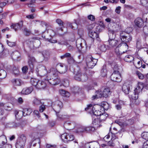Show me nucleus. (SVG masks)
<instances>
[{"label": "nucleus", "instance_id": "nucleus-16", "mask_svg": "<svg viewBox=\"0 0 148 148\" xmlns=\"http://www.w3.org/2000/svg\"><path fill=\"white\" fill-rule=\"evenodd\" d=\"M135 25L138 27H142L143 25L144 21L140 18H138L135 20Z\"/></svg>", "mask_w": 148, "mask_h": 148}, {"label": "nucleus", "instance_id": "nucleus-32", "mask_svg": "<svg viewBox=\"0 0 148 148\" xmlns=\"http://www.w3.org/2000/svg\"><path fill=\"white\" fill-rule=\"evenodd\" d=\"M80 41L83 42L84 43V44H85V40L83 39H81L77 40L76 41V46L77 47H84L83 44V42H80Z\"/></svg>", "mask_w": 148, "mask_h": 148}, {"label": "nucleus", "instance_id": "nucleus-24", "mask_svg": "<svg viewBox=\"0 0 148 148\" xmlns=\"http://www.w3.org/2000/svg\"><path fill=\"white\" fill-rule=\"evenodd\" d=\"M109 44V46H108L109 48L114 47L116 46L118 43V41L114 39H110L108 40Z\"/></svg>", "mask_w": 148, "mask_h": 148}, {"label": "nucleus", "instance_id": "nucleus-54", "mask_svg": "<svg viewBox=\"0 0 148 148\" xmlns=\"http://www.w3.org/2000/svg\"><path fill=\"white\" fill-rule=\"evenodd\" d=\"M143 20L144 21V23L145 22L148 23V16L147 14H143Z\"/></svg>", "mask_w": 148, "mask_h": 148}, {"label": "nucleus", "instance_id": "nucleus-6", "mask_svg": "<svg viewBox=\"0 0 148 148\" xmlns=\"http://www.w3.org/2000/svg\"><path fill=\"white\" fill-rule=\"evenodd\" d=\"M92 108L93 110H92V112L93 113V115H92L93 118L94 119L95 117V116H99L101 114H102V112L99 110H95V108L92 107V104H90L88 106V107L85 108L86 110H91Z\"/></svg>", "mask_w": 148, "mask_h": 148}, {"label": "nucleus", "instance_id": "nucleus-43", "mask_svg": "<svg viewBox=\"0 0 148 148\" xmlns=\"http://www.w3.org/2000/svg\"><path fill=\"white\" fill-rule=\"evenodd\" d=\"M81 72L79 71H78L75 74V78L77 80L81 81Z\"/></svg>", "mask_w": 148, "mask_h": 148}, {"label": "nucleus", "instance_id": "nucleus-59", "mask_svg": "<svg viewBox=\"0 0 148 148\" xmlns=\"http://www.w3.org/2000/svg\"><path fill=\"white\" fill-rule=\"evenodd\" d=\"M55 106H60V107H62V103L61 102L58 100L55 102Z\"/></svg>", "mask_w": 148, "mask_h": 148}, {"label": "nucleus", "instance_id": "nucleus-35", "mask_svg": "<svg viewBox=\"0 0 148 148\" xmlns=\"http://www.w3.org/2000/svg\"><path fill=\"white\" fill-rule=\"evenodd\" d=\"M22 31L23 34L26 36H29L31 34L30 31L26 27H24L22 29Z\"/></svg>", "mask_w": 148, "mask_h": 148}, {"label": "nucleus", "instance_id": "nucleus-1", "mask_svg": "<svg viewBox=\"0 0 148 148\" xmlns=\"http://www.w3.org/2000/svg\"><path fill=\"white\" fill-rule=\"evenodd\" d=\"M50 75L51 77L47 76V79L45 80V81L39 80L36 88L39 89H44L46 86V84L48 82L53 85L58 84L60 82V80L57 73L56 72L53 73L50 72Z\"/></svg>", "mask_w": 148, "mask_h": 148}, {"label": "nucleus", "instance_id": "nucleus-56", "mask_svg": "<svg viewBox=\"0 0 148 148\" xmlns=\"http://www.w3.org/2000/svg\"><path fill=\"white\" fill-rule=\"evenodd\" d=\"M78 34L80 38L82 37L84 35V31L82 29H79L78 30Z\"/></svg>", "mask_w": 148, "mask_h": 148}, {"label": "nucleus", "instance_id": "nucleus-63", "mask_svg": "<svg viewBox=\"0 0 148 148\" xmlns=\"http://www.w3.org/2000/svg\"><path fill=\"white\" fill-rule=\"evenodd\" d=\"M2 146V148H12V145H11L6 143Z\"/></svg>", "mask_w": 148, "mask_h": 148}, {"label": "nucleus", "instance_id": "nucleus-23", "mask_svg": "<svg viewBox=\"0 0 148 148\" xmlns=\"http://www.w3.org/2000/svg\"><path fill=\"white\" fill-rule=\"evenodd\" d=\"M48 73L46 67L45 66H42L41 68V69L38 71V74H40L41 76H43L45 75Z\"/></svg>", "mask_w": 148, "mask_h": 148}, {"label": "nucleus", "instance_id": "nucleus-7", "mask_svg": "<svg viewBox=\"0 0 148 148\" xmlns=\"http://www.w3.org/2000/svg\"><path fill=\"white\" fill-rule=\"evenodd\" d=\"M56 69L60 73L63 74L65 73L68 69L67 66L64 64L60 63L56 65Z\"/></svg>", "mask_w": 148, "mask_h": 148}, {"label": "nucleus", "instance_id": "nucleus-4", "mask_svg": "<svg viewBox=\"0 0 148 148\" xmlns=\"http://www.w3.org/2000/svg\"><path fill=\"white\" fill-rule=\"evenodd\" d=\"M97 60L93 59L91 56H89L86 58V63L88 67L90 68H92L96 65Z\"/></svg>", "mask_w": 148, "mask_h": 148}, {"label": "nucleus", "instance_id": "nucleus-11", "mask_svg": "<svg viewBox=\"0 0 148 148\" xmlns=\"http://www.w3.org/2000/svg\"><path fill=\"white\" fill-rule=\"evenodd\" d=\"M85 128V126L78 125H77L75 128V132L79 134L84 133H86Z\"/></svg>", "mask_w": 148, "mask_h": 148}, {"label": "nucleus", "instance_id": "nucleus-9", "mask_svg": "<svg viewBox=\"0 0 148 148\" xmlns=\"http://www.w3.org/2000/svg\"><path fill=\"white\" fill-rule=\"evenodd\" d=\"M40 127L39 126L34 128L33 129V132L30 135V136L33 139L39 138L40 135L39 132L40 130Z\"/></svg>", "mask_w": 148, "mask_h": 148}, {"label": "nucleus", "instance_id": "nucleus-45", "mask_svg": "<svg viewBox=\"0 0 148 148\" xmlns=\"http://www.w3.org/2000/svg\"><path fill=\"white\" fill-rule=\"evenodd\" d=\"M13 73L16 76H18L19 74V72L18 68L15 66L13 67L12 69Z\"/></svg>", "mask_w": 148, "mask_h": 148}, {"label": "nucleus", "instance_id": "nucleus-36", "mask_svg": "<svg viewBox=\"0 0 148 148\" xmlns=\"http://www.w3.org/2000/svg\"><path fill=\"white\" fill-rule=\"evenodd\" d=\"M101 121L98 118H93V121L92 122V124L93 125H99V127L100 126V124Z\"/></svg>", "mask_w": 148, "mask_h": 148}, {"label": "nucleus", "instance_id": "nucleus-42", "mask_svg": "<svg viewBox=\"0 0 148 148\" xmlns=\"http://www.w3.org/2000/svg\"><path fill=\"white\" fill-rule=\"evenodd\" d=\"M99 116L100 117L99 119L101 121L102 120L104 121L106 118L108 116V114L102 112V114L100 115Z\"/></svg>", "mask_w": 148, "mask_h": 148}, {"label": "nucleus", "instance_id": "nucleus-19", "mask_svg": "<svg viewBox=\"0 0 148 148\" xmlns=\"http://www.w3.org/2000/svg\"><path fill=\"white\" fill-rule=\"evenodd\" d=\"M33 88L32 87L24 88L21 91L22 94L28 95L30 94L33 90Z\"/></svg>", "mask_w": 148, "mask_h": 148}, {"label": "nucleus", "instance_id": "nucleus-2", "mask_svg": "<svg viewBox=\"0 0 148 148\" xmlns=\"http://www.w3.org/2000/svg\"><path fill=\"white\" fill-rule=\"evenodd\" d=\"M132 30L131 27H127L125 31L123 32L120 33V38L122 41L125 42L122 43L121 46L122 47L125 49V51L128 49V46L127 43L132 40V37L129 34Z\"/></svg>", "mask_w": 148, "mask_h": 148}, {"label": "nucleus", "instance_id": "nucleus-61", "mask_svg": "<svg viewBox=\"0 0 148 148\" xmlns=\"http://www.w3.org/2000/svg\"><path fill=\"white\" fill-rule=\"evenodd\" d=\"M95 94H96L98 97L99 98L101 97L102 96L101 91H100L99 90L95 92Z\"/></svg>", "mask_w": 148, "mask_h": 148}, {"label": "nucleus", "instance_id": "nucleus-27", "mask_svg": "<svg viewBox=\"0 0 148 148\" xmlns=\"http://www.w3.org/2000/svg\"><path fill=\"white\" fill-rule=\"evenodd\" d=\"M88 34L90 37L93 39L95 38H98V35L95 31L90 30Z\"/></svg>", "mask_w": 148, "mask_h": 148}, {"label": "nucleus", "instance_id": "nucleus-62", "mask_svg": "<svg viewBox=\"0 0 148 148\" xmlns=\"http://www.w3.org/2000/svg\"><path fill=\"white\" fill-rule=\"evenodd\" d=\"M28 68L27 66H25L23 67L22 69L23 72L25 73L27 72Z\"/></svg>", "mask_w": 148, "mask_h": 148}, {"label": "nucleus", "instance_id": "nucleus-38", "mask_svg": "<svg viewBox=\"0 0 148 148\" xmlns=\"http://www.w3.org/2000/svg\"><path fill=\"white\" fill-rule=\"evenodd\" d=\"M7 76V73L4 70L1 69L0 70V79H2L5 78Z\"/></svg>", "mask_w": 148, "mask_h": 148}, {"label": "nucleus", "instance_id": "nucleus-21", "mask_svg": "<svg viewBox=\"0 0 148 148\" xmlns=\"http://www.w3.org/2000/svg\"><path fill=\"white\" fill-rule=\"evenodd\" d=\"M108 34L109 37V40L115 39L116 35L115 32L114 30L109 29Z\"/></svg>", "mask_w": 148, "mask_h": 148}, {"label": "nucleus", "instance_id": "nucleus-15", "mask_svg": "<svg viewBox=\"0 0 148 148\" xmlns=\"http://www.w3.org/2000/svg\"><path fill=\"white\" fill-rule=\"evenodd\" d=\"M143 87V84L141 83L139 84L138 86L134 90V93L135 94H137L138 96V95L142 92Z\"/></svg>", "mask_w": 148, "mask_h": 148}, {"label": "nucleus", "instance_id": "nucleus-12", "mask_svg": "<svg viewBox=\"0 0 148 148\" xmlns=\"http://www.w3.org/2000/svg\"><path fill=\"white\" fill-rule=\"evenodd\" d=\"M61 58L63 59L65 58H68V62L69 64L73 63L74 62V60L73 58L71 57V54L69 53H66L64 55L61 56Z\"/></svg>", "mask_w": 148, "mask_h": 148}, {"label": "nucleus", "instance_id": "nucleus-20", "mask_svg": "<svg viewBox=\"0 0 148 148\" xmlns=\"http://www.w3.org/2000/svg\"><path fill=\"white\" fill-rule=\"evenodd\" d=\"M40 140L39 138L34 139L31 143V147H34L36 145H37V147L36 148H40V144L39 143Z\"/></svg>", "mask_w": 148, "mask_h": 148}, {"label": "nucleus", "instance_id": "nucleus-49", "mask_svg": "<svg viewBox=\"0 0 148 148\" xmlns=\"http://www.w3.org/2000/svg\"><path fill=\"white\" fill-rule=\"evenodd\" d=\"M44 102L42 103L41 105L39 107V111L40 112H43L46 109L45 105H44Z\"/></svg>", "mask_w": 148, "mask_h": 148}, {"label": "nucleus", "instance_id": "nucleus-28", "mask_svg": "<svg viewBox=\"0 0 148 148\" xmlns=\"http://www.w3.org/2000/svg\"><path fill=\"white\" fill-rule=\"evenodd\" d=\"M101 106L102 107L101 108V110H107L109 108V104L106 102H102L101 103Z\"/></svg>", "mask_w": 148, "mask_h": 148}, {"label": "nucleus", "instance_id": "nucleus-57", "mask_svg": "<svg viewBox=\"0 0 148 148\" xmlns=\"http://www.w3.org/2000/svg\"><path fill=\"white\" fill-rule=\"evenodd\" d=\"M87 18L88 19L92 21H95V16L92 14H90L88 15L87 16Z\"/></svg>", "mask_w": 148, "mask_h": 148}, {"label": "nucleus", "instance_id": "nucleus-58", "mask_svg": "<svg viewBox=\"0 0 148 148\" xmlns=\"http://www.w3.org/2000/svg\"><path fill=\"white\" fill-rule=\"evenodd\" d=\"M7 42L8 45L10 47H12L15 46V43L14 42H11L7 40Z\"/></svg>", "mask_w": 148, "mask_h": 148}, {"label": "nucleus", "instance_id": "nucleus-33", "mask_svg": "<svg viewBox=\"0 0 148 148\" xmlns=\"http://www.w3.org/2000/svg\"><path fill=\"white\" fill-rule=\"evenodd\" d=\"M134 59L133 57L131 55L126 56L124 58V60L126 62H130L133 61Z\"/></svg>", "mask_w": 148, "mask_h": 148}, {"label": "nucleus", "instance_id": "nucleus-52", "mask_svg": "<svg viewBox=\"0 0 148 148\" xmlns=\"http://www.w3.org/2000/svg\"><path fill=\"white\" fill-rule=\"evenodd\" d=\"M141 136L143 138L148 140V132H144L142 133Z\"/></svg>", "mask_w": 148, "mask_h": 148}, {"label": "nucleus", "instance_id": "nucleus-60", "mask_svg": "<svg viewBox=\"0 0 148 148\" xmlns=\"http://www.w3.org/2000/svg\"><path fill=\"white\" fill-rule=\"evenodd\" d=\"M56 22L61 26H63V23L62 21L60 19H57L56 20Z\"/></svg>", "mask_w": 148, "mask_h": 148}, {"label": "nucleus", "instance_id": "nucleus-31", "mask_svg": "<svg viewBox=\"0 0 148 148\" xmlns=\"http://www.w3.org/2000/svg\"><path fill=\"white\" fill-rule=\"evenodd\" d=\"M42 55L44 58V60L45 61L47 60L49 58V53L47 51H43Z\"/></svg>", "mask_w": 148, "mask_h": 148}, {"label": "nucleus", "instance_id": "nucleus-5", "mask_svg": "<svg viewBox=\"0 0 148 148\" xmlns=\"http://www.w3.org/2000/svg\"><path fill=\"white\" fill-rule=\"evenodd\" d=\"M111 79L113 81L120 82L121 81L120 74L118 71H114L110 76Z\"/></svg>", "mask_w": 148, "mask_h": 148}, {"label": "nucleus", "instance_id": "nucleus-41", "mask_svg": "<svg viewBox=\"0 0 148 148\" xmlns=\"http://www.w3.org/2000/svg\"><path fill=\"white\" fill-rule=\"evenodd\" d=\"M122 48L123 49L125 50V51H123L122 52L120 51L119 49V47H117L116 49H115V52L116 55H117L118 56H120V55H121L122 53H125V49L123 48L122 47Z\"/></svg>", "mask_w": 148, "mask_h": 148}, {"label": "nucleus", "instance_id": "nucleus-29", "mask_svg": "<svg viewBox=\"0 0 148 148\" xmlns=\"http://www.w3.org/2000/svg\"><path fill=\"white\" fill-rule=\"evenodd\" d=\"M12 59L15 60H17L18 58L20 56L19 53L17 51L14 52L12 54Z\"/></svg>", "mask_w": 148, "mask_h": 148}, {"label": "nucleus", "instance_id": "nucleus-50", "mask_svg": "<svg viewBox=\"0 0 148 148\" xmlns=\"http://www.w3.org/2000/svg\"><path fill=\"white\" fill-rule=\"evenodd\" d=\"M81 81L85 82L87 80L88 77L86 74H84L82 75H81Z\"/></svg>", "mask_w": 148, "mask_h": 148}, {"label": "nucleus", "instance_id": "nucleus-13", "mask_svg": "<svg viewBox=\"0 0 148 148\" xmlns=\"http://www.w3.org/2000/svg\"><path fill=\"white\" fill-rule=\"evenodd\" d=\"M23 26V21H21L19 23L13 24L11 25V27L14 29L15 31L20 29Z\"/></svg>", "mask_w": 148, "mask_h": 148}, {"label": "nucleus", "instance_id": "nucleus-44", "mask_svg": "<svg viewBox=\"0 0 148 148\" xmlns=\"http://www.w3.org/2000/svg\"><path fill=\"white\" fill-rule=\"evenodd\" d=\"M106 70L105 66H103L101 71V75L103 77H105L107 75Z\"/></svg>", "mask_w": 148, "mask_h": 148}, {"label": "nucleus", "instance_id": "nucleus-40", "mask_svg": "<svg viewBox=\"0 0 148 148\" xmlns=\"http://www.w3.org/2000/svg\"><path fill=\"white\" fill-rule=\"evenodd\" d=\"M38 81L39 80L36 79L32 78L31 79L30 83L32 85L35 86L36 88Z\"/></svg>", "mask_w": 148, "mask_h": 148}, {"label": "nucleus", "instance_id": "nucleus-51", "mask_svg": "<svg viewBox=\"0 0 148 148\" xmlns=\"http://www.w3.org/2000/svg\"><path fill=\"white\" fill-rule=\"evenodd\" d=\"M62 107L60 106H54L53 109L56 113H59Z\"/></svg>", "mask_w": 148, "mask_h": 148}, {"label": "nucleus", "instance_id": "nucleus-14", "mask_svg": "<svg viewBox=\"0 0 148 148\" xmlns=\"http://www.w3.org/2000/svg\"><path fill=\"white\" fill-rule=\"evenodd\" d=\"M86 148H99V145L97 143H87L85 145Z\"/></svg>", "mask_w": 148, "mask_h": 148}, {"label": "nucleus", "instance_id": "nucleus-39", "mask_svg": "<svg viewBox=\"0 0 148 148\" xmlns=\"http://www.w3.org/2000/svg\"><path fill=\"white\" fill-rule=\"evenodd\" d=\"M0 108H3L7 110H10L12 108L6 104H4L3 103H0Z\"/></svg>", "mask_w": 148, "mask_h": 148}, {"label": "nucleus", "instance_id": "nucleus-25", "mask_svg": "<svg viewBox=\"0 0 148 148\" xmlns=\"http://www.w3.org/2000/svg\"><path fill=\"white\" fill-rule=\"evenodd\" d=\"M7 140L6 137L4 135L0 136V146H3L7 143Z\"/></svg>", "mask_w": 148, "mask_h": 148}, {"label": "nucleus", "instance_id": "nucleus-8", "mask_svg": "<svg viewBox=\"0 0 148 148\" xmlns=\"http://www.w3.org/2000/svg\"><path fill=\"white\" fill-rule=\"evenodd\" d=\"M62 140L65 141H71L73 140L74 139V136L70 134L65 133L62 134L61 136Z\"/></svg>", "mask_w": 148, "mask_h": 148}, {"label": "nucleus", "instance_id": "nucleus-18", "mask_svg": "<svg viewBox=\"0 0 148 148\" xmlns=\"http://www.w3.org/2000/svg\"><path fill=\"white\" fill-rule=\"evenodd\" d=\"M11 82L15 86H20L23 84L22 81L18 78L13 79Z\"/></svg>", "mask_w": 148, "mask_h": 148}, {"label": "nucleus", "instance_id": "nucleus-55", "mask_svg": "<svg viewBox=\"0 0 148 148\" xmlns=\"http://www.w3.org/2000/svg\"><path fill=\"white\" fill-rule=\"evenodd\" d=\"M62 83L63 84V86L65 87H67L69 85V81L67 79L64 80Z\"/></svg>", "mask_w": 148, "mask_h": 148}, {"label": "nucleus", "instance_id": "nucleus-53", "mask_svg": "<svg viewBox=\"0 0 148 148\" xmlns=\"http://www.w3.org/2000/svg\"><path fill=\"white\" fill-rule=\"evenodd\" d=\"M142 5L146 7H148V0H140Z\"/></svg>", "mask_w": 148, "mask_h": 148}, {"label": "nucleus", "instance_id": "nucleus-30", "mask_svg": "<svg viewBox=\"0 0 148 148\" xmlns=\"http://www.w3.org/2000/svg\"><path fill=\"white\" fill-rule=\"evenodd\" d=\"M41 101V100L38 98H35L33 100V103L34 106H38L43 103Z\"/></svg>", "mask_w": 148, "mask_h": 148}, {"label": "nucleus", "instance_id": "nucleus-26", "mask_svg": "<svg viewBox=\"0 0 148 148\" xmlns=\"http://www.w3.org/2000/svg\"><path fill=\"white\" fill-rule=\"evenodd\" d=\"M110 90L109 88H105L102 92L103 97H107L110 95Z\"/></svg>", "mask_w": 148, "mask_h": 148}, {"label": "nucleus", "instance_id": "nucleus-34", "mask_svg": "<svg viewBox=\"0 0 148 148\" xmlns=\"http://www.w3.org/2000/svg\"><path fill=\"white\" fill-rule=\"evenodd\" d=\"M86 133L94 132L95 130L94 127L92 126L85 127Z\"/></svg>", "mask_w": 148, "mask_h": 148}, {"label": "nucleus", "instance_id": "nucleus-22", "mask_svg": "<svg viewBox=\"0 0 148 148\" xmlns=\"http://www.w3.org/2000/svg\"><path fill=\"white\" fill-rule=\"evenodd\" d=\"M123 91L125 94H127L129 93L130 91V85L126 84H124L122 87Z\"/></svg>", "mask_w": 148, "mask_h": 148}, {"label": "nucleus", "instance_id": "nucleus-46", "mask_svg": "<svg viewBox=\"0 0 148 148\" xmlns=\"http://www.w3.org/2000/svg\"><path fill=\"white\" fill-rule=\"evenodd\" d=\"M10 125H11V127L14 128H16L18 127H20L21 128L22 127L20 123H16L15 122H12L10 123Z\"/></svg>", "mask_w": 148, "mask_h": 148}, {"label": "nucleus", "instance_id": "nucleus-37", "mask_svg": "<svg viewBox=\"0 0 148 148\" xmlns=\"http://www.w3.org/2000/svg\"><path fill=\"white\" fill-rule=\"evenodd\" d=\"M109 49L108 46H106L105 44L101 45L99 47V49L101 52H105L107 49Z\"/></svg>", "mask_w": 148, "mask_h": 148}, {"label": "nucleus", "instance_id": "nucleus-17", "mask_svg": "<svg viewBox=\"0 0 148 148\" xmlns=\"http://www.w3.org/2000/svg\"><path fill=\"white\" fill-rule=\"evenodd\" d=\"M32 110L30 108H25L23 109V110L22 111H20L21 114H22L24 116H25L27 115H29L32 112Z\"/></svg>", "mask_w": 148, "mask_h": 148}, {"label": "nucleus", "instance_id": "nucleus-48", "mask_svg": "<svg viewBox=\"0 0 148 148\" xmlns=\"http://www.w3.org/2000/svg\"><path fill=\"white\" fill-rule=\"evenodd\" d=\"M136 74L139 79H144V75L139 71H136Z\"/></svg>", "mask_w": 148, "mask_h": 148}, {"label": "nucleus", "instance_id": "nucleus-10", "mask_svg": "<svg viewBox=\"0 0 148 148\" xmlns=\"http://www.w3.org/2000/svg\"><path fill=\"white\" fill-rule=\"evenodd\" d=\"M36 62V59L34 57H30L29 58L28 61V65L31 69V71L32 72H33L34 68Z\"/></svg>", "mask_w": 148, "mask_h": 148}, {"label": "nucleus", "instance_id": "nucleus-3", "mask_svg": "<svg viewBox=\"0 0 148 148\" xmlns=\"http://www.w3.org/2000/svg\"><path fill=\"white\" fill-rule=\"evenodd\" d=\"M27 140L26 137L24 134L21 135L18 138L16 144V148H23Z\"/></svg>", "mask_w": 148, "mask_h": 148}, {"label": "nucleus", "instance_id": "nucleus-47", "mask_svg": "<svg viewBox=\"0 0 148 148\" xmlns=\"http://www.w3.org/2000/svg\"><path fill=\"white\" fill-rule=\"evenodd\" d=\"M129 97L131 100H137L138 98V96L137 94H135L134 93L132 95H129Z\"/></svg>", "mask_w": 148, "mask_h": 148}, {"label": "nucleus", "instance_id": "nucleus-64", "mask_svg": "<svg viewBox=\"0 0 148 148\" xmlns=\"http://www.w3.org/2000/svg\"><path fill=\"white\" fill-rule=\"evenodd\" d=\"M143 148H148V140L144 143L143 145Z\"/></svg>", "mask_w": 148, "mask_h": 148}]
</instances>
